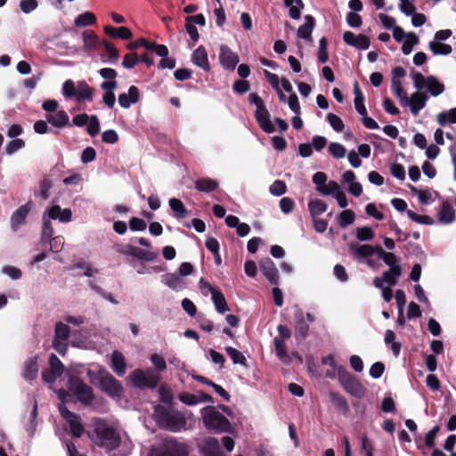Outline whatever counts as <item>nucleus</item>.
<instances>
[{"mask_svg":"<svg viewBox=\"0 0 456 456\" xmlns=\"http://www.w3.org/2000/svg\"><path fill=\"white\" fill-rule=\"evenodd\" d=\"M51 220L46 215H43L42 240H48L53 234Z\"/></svg>","mask_w":456,"mask_h":456,"instance_id":"052dcab7","label":"nucleus"},{"mask_svg":"<svg viewBox=\"0 0 456 456\" xmlns=\"http://www.w3.org/2000/svg\"><path fill=\"white\" fill-rule=\"evenodd\" d=\"M151 456H187L183 444L174 439H165L151 450Z\"/></svg>","mask_w":456,"mask_h":456,"instance_id":"6e6552de","label":"nucleus"},{"mask_svg":"<svg viewBox=\"0 0 456 456\" xmlns=\"http://www.w3.org/2000/svg\"><path fill=\"white\" fill-rule=\"evenodd\" d=\"M129 379L135 387L153 389L158 386L160 376L151 369H137L129 375Z\"/></svg>","mask_w":456,"mask_h":456,"instance_id":"0eeeda50","label":"nucleus"},{"mask_svg":"<svg viewBox=\"0 0 456 456\" xmlns=\"http://www.w3.org/2000/svg\"><path fill=\"white\" fill-rule=\"evenodd\" d=\"M411 191L418 196L419 201L421 204H430L438 195L436 191L427 189V190H419L414 187L411 188Z\"/></svg>","mask_w":456,"mask_h":456,"instance_id":"58836bf2","label":"nucleus"},{"mask_svg":"<svg viewBox=\"0 0 456 456\" xmlns=\"http://www.w3.org/2000/svg\"><path fill=\"white\" fill-rule=\"evenodd\" d=\"M201 419L205 428L216 434L229 433L232 427L230 418L232 412L228 406H206L200 411Z\"/></svg>","mask_w":456,"mask_h":456,"instance_id":"f03ea898","label":"nucleus"},{"mask_svg":"<svg viewBox=\"0 0 456 456\" xmlns=\"http://www.w3.org/2000/svg\"><path fill=\"white\" fill-rule=\"evenodd\" d=\"M455 218V212L452 205L444 201L438 211V220L443 224H449L453 222Z\"/></svg>","mask_w":456,"mask_h":456,"instance_id":"7c9ffc66","label":"nucleus"},{"mask_svg":"<svg viewBox=\"0 0 456 456\" xmlns=\"http://www.w3.org/2000/svg\"><path fill=\"white\" fill-rule=\"evenodd\" d=\"M328 208L327 204L322 200H312L308 203V209L311 217H317L323 214Z\"/></svg>","mask_w":456,"mask_h":456,"instance_id":"ea45409f","label":"nucleus"},{"mask_svg":"<svg viewBox=\"0 0 456 456\" xmlns=\"http://www.w3.org/2000/svg\"><path fill=\"white\" fill-rule=\"evenodd\" d=\"M338 380L344 389L356 397H362L364 395V387L347 370L339 365L338 367Z\"/></svg>","mask_w":456,"mask_h":456,"instance_id":"1a4fd4ad","label":"nucleus"},{"mask_svg":"<svg viewBox=\"0 0 456 456\" xmlns=\"http://www.w3.org/2000/svg\"><path fill=\"white\" fill-rule=\"evenodd\" d=\"M69 389L73 393L80 403L89 405L94 401L93 389L77 377H70L69 379Z\"/></svg>","mask_w":456,"mask_h":456,"instance_id":"9d476101","label":"nucleus"},{"mask_svg":"<svg viewBox=\"0 0 456 456\" xmlns=\"http://www.w3.org/2000/svg\"><path fill=\"white\" fill-rule=\"evenodd\" d=\"M221 65L228 70H233L239 63V55L232 52L226 45H221L219 53Z\"/></svg>","mask_w":456,"mask_h":456,"instance_id":"a211bd4d","label":"nucleus"},{"mask_svg":"<svg viewBox=\"0 0 456 456\" xmlns=\"http://www.w3.org/2000/svg\"><path fill=\"white\" fill-rule=\"evenodd\" d=\"M327 121L330 125V126L336 131V132H342L344 130V123L342 119L333 113H328L326 117Z\"/></svg>","mask_w":456,"mask_h":456,"instance_id":"680f3d73","label":"nucleus"},{"mask_svg":"<svg viewBox=\"0 0 456 456\" xmlns=\"http://www.w3.org/2000/svg\"><path fill=\"white\" fill-rule=\"evenodd\" d=\"M191 62L202 69L204 71H209L211 69L206 48L200 45L191 54Z\"/></svg>","mask_w":456,"mask_h":456,"instance_id":"b1692460","label":"nucleus"},{"mask_svg":"<svg viewBox=\"0 0 456 456\" xmlns=\"http://www.w3.org/2000/svg\"><path fill=\"white\" fill-rule=\"evenodd\" d=\"M129 264L139 274L159 273L162 271V268L159 266H147L142 262L129 261Z\"/></svg>","mask_w":456,"mask_h":456,"instance_id":"c03bdc74","label":"nucleus"},{"mask_svg":"<svg viewBox=\"0 0 456 456\" xmlns=\"http://www.w3.org/2000/svg\"><path fill=\"white\" fill-rule=\"evenodd\" d=\"M224 350L234 364L246 365L247 360L239 350L232 346H226Z\"/></svg>","mask_w":456,"mask_h":456,"instance_id":"864d4df0","label":"nucleus"},{"mask_svg":"<svg viewBox=\"0 0 456 456\" xmlns=\"http://www.w3.org/2000/svg\"><path fill=\"white\" fill-rule=\"evenodd\" d=\"M259 266L262 273L272 284L277 285L279 283L278 270L271 258L266 257L261 260Z\"/></svg>","mask_w":456,"mask_h":456,"instance_id":"412c9836","label":"nucleus"},{"mask_svg":"<svg viewBox=\"0 0 456 456\" xmlns=\"http://www.w3.org/2000/svg\"><path fill=\"white\" fill-rule=\"evenodd\" d=\"M296 333L301 338H305L309 330V326L305 322L304 315L302 313H299L296 315Z\"/></svg>","mask_w":456,"mask_h":456,"instance_id":"8fccbe9b","label":"nucleus"},{"mask_svg":"<svg viewBox=\"0 0 456 456\" xmlns=\"http://www.w3.org/2000/svg\"><path fill=\"white\" fill-rule=\"evenodd\" d=\"M153 418L160 428L172 432H179L185 429L187 423L182 412L170 411L161 405L155 407Z\"/></svg>","mask_w":456,"mask_h":456,"instance_id":"20e7f679","label":"nucleus"},{"mask_svg":"<svg viewBox=\"0 0 456 456\" xmlns=\"http://www.w3.org/2000/svg\"><path fill=\"white\" fill-rule=\"evenodd\" d=\"M355 215L353 210L346 209L342 211L338 216V221L342 228H346V226L352 224L354 222Z\"/></svg>","mask_w":456,"mask_h":456,"instance_id":"603ef678","label":"nucleus"},{"mask_svg":"<svg viewBox=\"0 0 456 456\" xmlns=\"http://www.w3.org/2000/svg\"><path fill=\"white\" fill-rule=\"evenodd\" d=\"M169 207L173 210L175 217L184 218L187 216V210L180 200L175 198L170 199Z\"/></svg>","mask_w":456,"mask_h":456,"instance_id":"de8ad7c7","label":"nucleus"},{"mask_svg":"<svg viewBox=\"0 0 456 456\" xmlns=\"http://www.w3.org/2000/svg\"><path fill=\"white\" fill-rule=\"evenodd\" d=\"M86 131L89 135L95 136L100 132V122L96 116L93 115L90 117L87 122Z\"/></svg>","mask_w":456,"mask_h":456,"instance_id":"0e129e2a","label":"nucleus"},{"mask_svg":"<svg viewBox=\"0 0 456 456\" xmlns=\"http://www.w3.org/2000/svg\"><path fill=\"white\" fill-rule=\"evenodd\" d=\"M139 89L134 86H131L127 93L119 94L118 103L122 108L127 109L139 101Z\"/></svg>","mask_w":456,"mask_h":456,"instance_id":"a878e982","label":"nucleus"},{"mask_svg":"<svg viewBox=\"0 0 456 456\" xmlns=\"http://www.w3.org/2000/svg\"><path fill=\"white\" fill-rule=\"evenodd\" d=\"M110 368L119 377L125 375L126 370V363L122 353L115 350L111 354Z\"/></svg>","mask_w":456,"mask_h":456,"instance_id":"c85d7f7f","label":"nucleus"},{"mask_svg":"<svg viewBox=\"0 0 456 456\" xmlns=\"http://www.w3.org/2000/svg\"><path fill=\"white\" fill-rule=\"evenodd\" d=\"M77 91V84L71 79L66 80L62 85V94L67 98H75Z\"/></svg>","mask_w":456,"mask_h":456,"instance_id":"338daca9","label":"nucleus"},{"mask_svg":"<svg viewBox=\"0 0 456 456\" xmlns=\"http://www.w3.org/2000/svg\"><path fill=\"white\" fill-rule=\"evenodd\" d=\"M87 377L90 382L98 386L102 391L110 397H119L122 394V387L105 368L100 367L97 371L87 370Z\"/></svg>","mask_w":456,"mask_h":456,"instance_id":"7ed1b4c3","label":"nucleus"},{"mask_svg":"<svg viewBox=\"0 0 456 456\" xmlns=\"http://www.w3.org/2000/svg\"><path fill=\"white\" fill-rule=\"evenodd\" d=\"M63 370L64 366L61 360L54 354H52L49 358V369L42 372L43 379L46 383H53L62 375Z\"/></svg>","mask_w":456,"mask_h":456,"instance_id":"4468645a","label":"nucleus"},{"mask_svg":"<svg viewBox=\"0 0 456 456\" xmlns=\"http://www.w3.org/2000/svg\"><path fill=\"white\" fill-rule=\"evenodd\" d=\"M286 183L281 180L274 181L269 188L270 193L274 196H281L286 192Z\"/></svg>","mask_w":456,"mask_h":456,"instance_id":"69168bd1","label":"nucleus"},{"mask_svg":"<svg viewBox=\"0 0 456 456\" xmlns=\"http://www.w3.org/2000/svg\"><path fill=\"white\" fill-rule=\"evenodd\" d=\"M115 249L118 253L125 256H134L142 261H153L157 257V254L138 247L129 244L116 245Z\"/></svg>","mask_w":456,"mask_h":456,"instance_id":"f8f14e48","label":"nucleus"},{"mask_svg":"<svg viewBox=\"0 0 456 456\" xmlns=\"http://www.w3.org/2000/svg\"><path fill=\"white\" fill-rule=\"evenodd\" d=\"M408 217L417 224L431 225L434 224L433 219L426 215H418L412 210L406 211Z\"/></svg>","mask_w":456,"mask_h":456,"instance_id":"bf43d9fd","label":"nucleus"},{"mask_svg":"<svg viewBox=\"0 0 456 456\" xmlns=\"http://www.w3.org/2000/svg\"><path fill=\"white\" fill-rule=\"evenodd\" d=\"M161 281L174 290H181L184 287L183 281L175 273H166L162 275Z\"/></svg>","mask_w":456,"mask_h":456,"instance_id":"72a5a7b5","label":"nucleus"},{"mask_svg":"<svg viewBox=\"0 0 456 456\" xmlns=\"http://www.w3.org/2000/svg\"><path fill=\"white\" fill-rule=\"evenodd\" d=\"M391 89L395 96L400 100L403 106L408 103L407 93L403 88L402 82L391 81Z\"/></svg>","mask_w":456,"mask_h":456,"instance_id":"09e8293b","label":"nucleus"},{"mask_svg":"<svg viewBox=\"0 0 456 456\" xmlns=\"http://www.w3.org/2000/svg\"><path fill=\"white\" fill-rule=\"evenodd\" d=\"M95 433L100 445L104 447L109 456H128L133 444L128 437L122 438L120 434L107 424H99Z\"/></svg>","mask_w":456,"mask_h":456,"instance_id":"f257e3e1","label":"nucleus"},{"mask_svg":"<svg viewBox=\"0 0 456 456\" xmlns=\"http://www.w3.org/2000/svg\"><path fill=\"white\" fill-rule=\"evenodd\" d=\"M427 101V95L420 93H414L411 94V98H408V103L403 104V106H409L411 113L414 116H417L419 112L426 106Z\"/></svg>","mask_w":456,"mask_h":456,"instance_id":"393cba45","label":"nucleus"},{"mask_svg":"<svg viewBox=\"0 0 456 456\" xmlns=\"http://www.w3.org/2000/svg\"><path fill=\"white\" fill-rule=\"evenodd\" d=\"M429 49L435 55H448L452 51V48L450 45L444 44L439 41H431L429 43Z\"/></svg>","mask_w":456,"mask_h":456,"instance_id":"49530a36","label":"nucleus"},{"mask_svg":"<svg viewBox=\"0 0 456 456\" xmlns=\"http://www.w3.org/2000/svg\"><path fill=\"white\" fill-rule=\"evenodd\" d=\"M178 400L185 405L195 406L200 403H213L214 399L211 395L199 391L197 394L182 392L178 395Z\"/></svg>","mask_w":456,"mask_h":456,"instance_id":"dca6fc26","label":"nucleus"},{"mask_svg":"<svg viewBox=\"0 0 456 456\" xmlns=\"http://www.w3.org/2000/svg\"><path fill=\"white\" fill-rule=\"evenodd\" d=\"M317 191L322 195H335L337 191H340L339 184L335 181H330L327 184L325 183L323 186L317 187Z\"/></svg>","mask_w":456,"mask_h":456,"instance_id":"5fc2aeb1","label":"nucleus"},{"mask_svg":"<svg viewBox=\"0 0 456 456\" xmlns=\"http://www.w3.org/2000/svg\"><path fill=\"white\" fill-rule=\"evenodd\" d=\"M402 51L403 54L408 55L412 52L413 46L419 43V37L413 32L408 33L407 38L403 41Z\"/></svg>","mask_w":456,"mask_h":456,"instance_id":"3c124183","label":"nucleus"},{"mask_svg":"<svg viewBox=\"0 0 456 456\" xmlns=\"http://www.w3.org/2000/svg\"><path fill=\"white\" fill-rule=\"evenodd\" d=\"M24 146L25 142L23 140L15 138L7 143L5 151L8 155H12L19 150L22 149Z\"/></svg>","mask_w":456,"mask_h":456,"instance_id":"774afa93","label":"nucleus"},{"mask_svg":"<svg viewBox=\"0 0 456 456\" xmlns=\"http://www.w3.org/2000/svg\"><path fill=\"white\" fill-rule=\"evenodd\" d=\"M402 275V267L389 268L385 271L381 277H376L373 284L378 289H383L384 286L393 287L397 283L398 278Z\"/></svg>","mask_w":456,"mask_h":456,"instance_id":"2eb2a0df","label":"nucleus"},{"mask_svg":"<svg viewBox=\"0 0 456 456\" xmlns=\"http://www.w3.org/2000/svg\"><path fill=\"white\" fill-rule=\"evenodd\" d=\"M328 151L335 159H343L346 153L345 146L338 142H330Z\"/></svg>","mask_w":456,"mask_h":456,"instance_id":"4d7b16f0","label":"nucleus"},{"mask_svg":"<svg viewBox=\"0 0 456 456\" xmlns=\"http://www.w3.org/2000/svg\"><path fill=\"white\" fill-rule=\"evenodd\" d=\"M330 399L333 405L339 411H347L348 404L346 400L340 395L330 393Z\"/></svg>","mask_w":456,"mask_h":456,"instance_id":"e2e57ef3","label":"nucleus"},{"mask_svg":"<svg viewBox=\"0 0 456 456\" xmlns=\"http://www.w3.org/2000/svg\"><path fill=\"white\" fill-rule=\"evenodd\" d=\"M343 40L348 45L358 50H367L370 44V39L365 35H355L352 31H346L343 35Z\"/></svg>","mask_w":456,"mask_h":456,"instance_id":"6ab92c4d","label":"nucleus"},{"mask_svg":"<svg viewBox=\"0 0 456 456\" xmlns=\"http://www.w3.org/2000/svg\"><path fill=\"white\" fill-rule=\"evenodd\" d=\"M83 50L91 53L102 48L103 41L92 30H85L83 32Z\"/></svg>","mask_w":456,"mask_h":456,"instance_id":"aec40b11","label":"nucleus"},{"mask_svg":"<svg viewBox=\"0 0 456 456\" xmlns=\"http://www.w3.org/2000/svg\"><path fill=\"white\" fill-rule=\"evenodd\" d=\"M414 87L418 91L426 89L432 96H438L444 91V86L433 76L425 77L417 71L411 72Z\"/></svg>","mask_w":456,"mask_h":456,"instance_id":"39448f33","label":"nucleus"},{"mask_svg":"<svg viewBox=\"0 0 456 456\" xmlns=\"http://www.w3.org/2000/svg\"><path fill=\"white\" fill-rule=\"evenodd\" d=\"M74 269H80L82 270V273H79L78 275H84L87 277H93L96 273H98V270L94 267L92 265L86 263V262H79L74 265Z\"/></svg>","mask_w":456,"mask_h":456,"instance_id":"6e6d98bb","label":"nucleus"},{"mask_svg":"<svg viewBox=\"0 0 456 456\" xmlns=\"http://www.w3.org/2000/svg\"><path fill=\"white\" fill-rule=\"evenodd\" d=\"M59 411L61 417L69 424L72 436L80 437L85 431L80 417L70 411L64 404L59 406Z\"/></svg>","mask_w":456,"mask_h":456,"instance_id":"ddd939ff","label":"nucleus"},{"mask_svg":"<svg viewBox=\"0 0 456 456\" xmlns=\"http://www.w3.org/2000/svg\"><path fill=\"white\" fill-rule=\"evenodd\" d=\"M248 100L249 102L256 108L255 117L261 129L267 134L273 133L275 131V126L270 119V113L265 108L261 97L256 93H251Z\"/></svg>","mask_w":456,"mask_h":456,"instance_id":"423d86ee","label":"nucleus"},{"mask_svg":"<svg viewBox=\"0 0 456 456\" xmlns=\"http://www.w3.org/2000/svg\"><path fill=\"white\" fill-rule=\"evenodd\" d=\"M47 122L57 128H62L68 125L69 118L65 110H59L56 113L47 114Z\"/></svg>","mask_w":456,"mask_h":456,"instance_id":"473e14b6","label":"nucleus"},{"mask_svg":"<svg viewBox=\"0 0 456 456\" xmlns=\"http://www.w3.org/2000/svg\"><path fill=\"white\" fill-rule=\"evenodd\" d=\"M200 450L204 456H224L219 442L215 437H208L200 444Z\"/></svg>","mask_w":456,"mask_h":456,"instance_id":"5701e85b","label":"nucleus"},{"mask_svg":"<svg viewBox=\"0 0 456 456\" xmlns=\"http://www.w3.org/2000/svg\"><path fill=\"white\" fill-rule=\"evenodd\" d=\"M95 22L96 17L91 12H85L77 15L74 20L75 26L79 28L94 25Z\"/></svg>","mask_w":456,"mask_h":456,"instance_id":"79ce46f5","label":"nucleus"},{"mask_svg":"<svg viewBox=\"0 0 456 456\" xmlns=\"http://www.w3.org/2000/svg\"><path fill=\"white\" fill-rule=\"evenodd\" d=\"M37 357L33 356L24 362L21 370V375L24 379L28 381H32L37 377Z\"/></svg>","mask_w":456,"mask_h":456,"instance_id":"cd10ccee","label":"nucleus"},{"mask_svg":"<svg viewBox=\"0 0 456 456\" xmlns=\"http://www.w3.org/2000/svg\"><path fill=\"white\" fill-rule=\"evenodd\" d=\"M314 25V18L311 15H306L305 17V23L301 25L297 29V37L305 40H311Z\"/></svg>","mask_w":456,"mask_h":456,"instance_id":"2f4dec72","label":"nucleus"},{"mask_svg":"<svg viewBox=\"0 0 456 456\" xmlns=\"http://www.w3.org/2000/svg\"><path fill=\"white\" fill-rule=\"evenodd\" d=\"M277 330L278 335L273 339L275 353L282 362L288 364L291 362V357L286 350L285 340L290 337L291 332L289 329L284 325H279Z\"/></svg>","mask_w":456,"mask_h":456,"instance_id":"9b49d317","label":"nucleus"},{"mask_svg":"<svg viewBox=\"0 0 456 456\" xmlns=\"http://www.w3.org/2000/svg\"><path fill=\"white\" fill-rule=\"evenodd\" d=\"M219 186L216 180L212 178H201L195 182V188L202 192H210L216 191Z\"/></svg>","mask_w":456,"mask_h":456,"instance_id":"e433bc0d","label":"nucleus"},{"mask_svg":"<svg viewBox=\"0 0 456 456\" xmlns=\"http://www.w3.org/2000/svg\"><path fill=\"white\" fill-rule=\"evenodd\" d=\"M30 211L28 204L20 206L11 216V225L12 231L16 232L19 227L25 223L26 217Z\"/></svg>","mask_w":456,"mask_h":456,"instance_id":"bb28decb","label":"nucleus"},{"mask_svg":"<svg viewBox=\"0 0 456 456\" xmlns=\"http://www.w3.org/2000/svg\"><path fill=\"white\" fill-rule=\"evenodd\" d=\"M69 327L63 322H57L54 330V338L67 340L69 337Z\"/></svg>","mask_w":456,"mask_h":456,"instance_id":"13d9d810","label":"nucleus"},{"mask_svg":"<svg viewBox=\"0 0 456 456\" xmlns=\"http://www.w3.org/2000/svg\"><path fill=\"white\" fill-rule=\"evenodd\" d=\"M94 94V89L86 81L81 80L77 83V91L75 99L80 101H92Z\"/></svg>","mask_w":456,"mask_h":456,"instance_id":"c756f323","label":"nucleus"},{"mask_svg":"<svg viewBox=\"0 0 456 456\" xmlns=\"http://www.w3.org/2000/svg\"><path fill=\"white\" fill-rule=\"evenodd\" d=\"M211 297L215 305V308L219 314H224L229 310L226 299L219 289L215 292Z\"/></svg>","mask_w":456,"mask_h":456,"instance_id":"a19ab883","label":"nucleus"},{"mask_svg":"<svg viewBox=\"0 0 456 456\" xmlns=\"http://www.w3.org/2000/svg\"><path fill=\"white\" fill-rule=\"evenodd\" d=\"M436 120L442 126H446L447 124L456 123V107L449 110L440 112L436 116Z\"/></svg>","mask_w":456,"mask_h":456,"instance_id":"37998d69","label":"nucleus"},{"mask_svg":"<svg viewBox=\"0 0 456 456\" xmlns=\"http://www.w3.org/2000/svg\"><path fill=\"white\" fill-rule=\"evenodd\" d=\"M44 214L53 220H59L61 223H69L72 219V211L69 208H61L59 205L48 208Z\"/></svg>","mask_w":456,"mask_h":456,"instance_id":"4be33fe9","label":"nucleus"},{"mask_svg":"<svg viewBox=\"0 0 456 456\" xmlns=\"http://www.w3.org/2000/svg\"><path fill=\"white\" fill-rule=\"evenodd\" d=\"M378 257L382 259L389 268L401 267L400 265L396 264V256L394 253L386 252L380 246L378 248Z\"/></svg>","mask_w":456,"mask_h":456,"instance_id":"a18cd8bd","label":"nucleus"},{"mask_svg":"<svg viewBox=\"0 0 456 456\" xmlns=\"http://www.w3.org/2000/svg\"><path fill=\"white\" fill-rule=\"evenodd\" d=\"M107 35L114 38L130 39L133 37L131 30L126 27L115 28L111 26L104 27Z\"/></svg>","mask_w":456,"mask_h":456,"instance_id":"f704fd0d","label":"nucleus"},{"mask_svg":"<svg viewBox=\"0 0 456 456\" xmlns=\"http://www.w3.org/2000/svg\"><path fill=\"white\" fill-rule=\"evenodd\" d=\"M102 47L105 50V53L102 55V61L110 64L116 63L119 57L118 49L106 41H103Z\"/></svg>","mask_w":456,"mask_h":456,"instance_id":"c9c22d12","label":"nucleus"},{"mask_svg":"<svg viewBox=\"0 0 456 456\" xmlns=\"http://www.w3.org/2000/svg\"><path fill=\"white\" fill-rule=\"evenodd\" d=\"M284 4L289 8V17L293 20H299L304 8L302 0H284Z\"/></svg>","mask_w":456,"mask_h":456,"instance_id":"4c0bfd02","label":"nucleus"},{"mask_svg":"<svg viewBox=\"0 0 456 456\" xmlns=\"http://www.w3.org/2000/svg\"><path fill=\"white\" fill-rule=\"evenodd\" d=\"M379 248V246H371L368 244L361 245L357 243H352L349 245V251L352 255L354 256L358 262H364L365 259L370 257V256L374 254L378 255Z\"/></svg>","mask_w":456,"mask_h":456,"instance_id":"f3484780","label":"nucleus"}]
</instances>
